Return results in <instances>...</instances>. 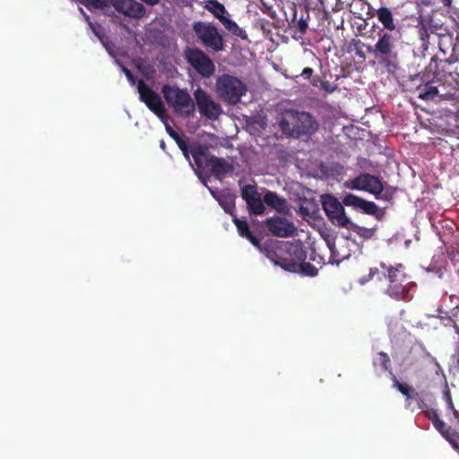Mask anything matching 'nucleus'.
<instances>
[{
  "label": "nucleus",
  "instance_id": "1",
  "mask_svg": "<svg viewBox=\"0 0 459 459\" xmlns=\"http://www.w3.org/2000/svg\"><path fill=\"white\" fill-rule=\"evenodd\" d=\"M379 266L382 269L381 272L377 267L370 268L368 274L360 278L359 282L363 285L374 278H377V281H381L382 278L385 277L388 281V285L385 291L388 297L396 301L411 300L412 298L411 290L416 286V283L411 280V276L405 273L404 265L397 264L393 266L381 262Z\"/></svg>",
  "mask_w": 459,
  "mask_h": 459
},
{
  "label": "nucleus",
  "instance_id": "2",
  "mask_svg": "<svg viewBox=\"0 0 459 459\" xmlns=\"http://www.w3.org/2000/svg\"><path fill=\"white\" fill-rule=\"evenodd\" d=\"M277 123L282 134L297 138L310 137L319 129V123L312 114L295 109H287Z\"/></svg>",
  "mask_w": 459,
  "mask_h": 459
},
{
  "label": "nucleus",
  "instance_id": "3",
  "mask_svg": "<svg viewBox=\"0 0 459 459\" xmlns=\"http://www.w3.org/2000/svg\"><path fill=\"white\" fill-rule=\"evenodd\" d=\"M375 45H364L367 52L373 56L377 64L388 73L394 72L400 65V56L397 48L398 39L391 32L378 33Z\"/></svg>",
  "mask_w": 459,
  "mask_h": 459
},
{
  "label": "nucleus",
  "instance_id": "4",
  "mask_svg": "<svg viewBox=\"0 0 459 459\" xmlns=\"http://www.w3.org/2000/svg\"><path fill=\"white\" fill-rule=\"evenodd\" d=\"M344 185L346 188L368 192L376 199L388 203L393 201L397 190L396 187L383 182L379 177L369 173H361L347 180Z\"/></svg>",
  "mask_w": 459,
  "mask_h": 459
},
{
  "label": "nucleus",
  "instance_id": "5",
  "mask_svg": "<svg viewBox=\"0 0 459 459\" xmlns=\"http://www.w3.org/2000/svg\"><path fill=\"white\" fill-rule=\"evenodd\" d=\"M191 155L197 170L201 171L207 168L217 178L225 176L232 168L224 159L211 155L208 146L204 144H193Z\"/></svg>",
  "mask_w": 459,
  "mask_h": 459
},
{
  "label": "nucleus",
  "instance_id": "6",
  "mask_svg": "<svg viewBox=\"0 0 459 459\" xmlns=\"http://www.w3.org/2000/svg\"><path fill=\"white\" fill-rule=\"evenodd\" d=\"M161 93L167 104L173 108L175 113L186 118L194 117L195 105L186 89L165 84L161 88Z\"/></svg>",
  "mask_w": 459,
  "mask_h": 459
},
{
  "label": "nucleus",
  "instance_id": "7",
  "mask_svg": "<svg viewBox=\"0 0 459 459\" xmlns=\"http://www.w3.org/2000/svg\"><path fill=\"white\" fill-rule=\"evenodd\" d=\"M247 91V85L236 76L223 74L216 80L217 94L230 105L238 104Z\"/></svg>",
  "mask_w": 459,
  "mask_h": 459
},
{
  "label": "nucleus",
  "instance_id": "8",
  "mask_svg": "<svg viewBox=\"0 0 459 459\" xmlns=\"http://www.w3.org/2000/svg\"><path fill=\"white\" fill-rule=\"evenodd\" d=\"M197 39L206 49L220 52L224 49V39L216 26L204 22H195L192 26Z\"/></svg>",
  "mask_w": 459,
  "mask_h": 459
},
{
  "label": "nucleus",
  "instance_id": "9",
  "mask_svg": "<svg viewBox=\"0 0 459 459\" xmlns=\"http://www.w3.org/2000/svg\"><path fill=\"white\" fill-rule=\"evenodd\" d=\"M184 57L187 64L202 77L209 78L215 72V65L212 58L201 48L186 47Z\"/></svg>",
  "mask_w": 459,
  "mask_h": 459
},
{
  "label": "nucleus",
  "instance_id": "10",
  "mask_svg": "<svg viewBox=\"0 0 459 459\" xmlns=\"http://www.w3.org/2000/svg\"><path fill=\"white\" fill-rule=\"evenodd\" d=\"M204 8L210 12L216 19H218L224 26V28L232 35L242 39H247V34L246 30L240 28L236 22L230 18V14L225 6L218 0L206 1Z\"/></svg>",
  "mask_w": 459,
  "mask_h": 459
},
{
  "label": "nucleus",
  "instance_id": "11",
  "mask_svg": "<svg viewBox=\"0 0 459 459\" xmlns=\"http://www.w3.org/2000/svg\"><path fill=\"white\" fill-rule=\"evenodd\" d=\"M321 203L324 212L328 220L335 226L348 227L351 219L346 215L342 202L330 194L321 196Z\"/></svg>",
  "mask_w": 459,
  "mask_h": 459
},
{
  "label": "nucleus",
  "instance_id": "12",
  "mask_svg": "<svg viewBox=\"0 0 459 459\" xmlns=\"http://www.w3.org/2000/svg\"><path fill=\"white\" fill-rule=\"evenodd\" d=\"M137 90L140 100L143 102L157 117L164 118L167 110L160 96L147 85L143 80L138 81Z\"/></svg>",
  "mask_w": 459,
  "mask_h": 459
},
{
  "label": "nucleus",
  "instance_id": "13",
  "mask_svg": "<svg viewBox=\"0 0 459 459\" xmlns=\"http://www.w3.org/2000/svg\"><path fill=\"white\" fill-rule=\"evenodd\" d=\"M342 204L345 206L352 207L355 211L367 215H371L377 220L381 221L385 215V210L378 207L374 202L368 201L354 194H347L342 198Z\"/></svg>",
  "mask_w": 459,
  "mask_h": 459
},
{
  "label": "nucleus",
  "instance_id": "14",
  "mask_svg": "<svg viewBox=\"0 0 459 459\" xmlns=\"http://www.w3.org/2000/svg\"><path fill=\"white\" fill-rule=\"evenodd\" d=\"M287 256L279 257V264L286 271L299 272V264L307 259V252L302 245L288 243L285 246Z\"/></svg>",
  "mask_w": 459,
  "mask_h": 459
},
{
  "label": "nucleus",
  "instance_id": "15",
  "mask_svg": "<svg viewBox=\"0 0 459 459\" xmlns=\"http://www.w3.org/2000/svg\"><path fill=\"white\" fill-rule=\"evenodd\" d=\"M195 100L202 116L210 120H216L222 113L221 107L203 89L197 88L194 91Z\"/></svg>",
  "mask_w": 459,
  "mask_h": 459
},
{
  "label": "nucleus",
  "instance_id": "16",
  "mask_svg": "<svg viewBox=\"0 0 459 459\" xmlns=\"http://www.w3.org/2000/svg\"><path fill=\"white\" fill-rule=\"evenodd\" d=\"M114 9L126 17L141 20L148 16L145 6L136 0H110Z\"/></svg>",
  "mask_w": 459,
  "mask_h": 459
},
{
  "label": "nucleus",
  "instance_id": "17",
  "mask_svg": "<svg viewBox=\"0 0 459 459\" xmlns=\"http://www.w3.org/2000/svg\"><path fill=\"white\" fill-rule=\"evenodd\" d=\"M264 224L267 230L278 238L291 237L296 231L293 222L284 217L273 216L267 218Z\"/></svg>",
  "mask_w": 459,
  "mask_h": 459
},
{
  "label": "nucleus",
  "instance_id": "18",
  "mask_svg": "<svg viewBox=\"0 0 459 459\" xmlns=\"http://www.w3.org/2000/svg\"><path fill=\"white\" fill-rule=\"evenodd\" d=\"M241 196L246 201L251 214L261 215L264 212V199L261 198L255 186H244L241 189Z\"/></svg>",
  "mask_w": 459,
  "mask_h": 459
},
{
  "label": "nucleus",
  "instance_id": "19",
  "mask_svg": "<svg viewBox=\"0 0 459 459\" xmlns=\"http://www.w3.org/2000/svg\"><path fill=\"white\" fill-rule=\"evenodd\" d=\"M290 16H287V20L290 22L293 28H297L299 32L301 34L306 33L307 30V19L309 18L308 11L302 6L298 7L296 4H292L290 7Z\"/></svg>",
  "mask_w": 459,
  "mask_h": 459
},
{
  "label": "nucleus",
  "instance_id": "20",
  "mask_svg": "<svg viewBox=\"0 0 459 459\" xmlns=\"http://www.w3.org/2000/svg\"><path fill=\"white\" fill-rule=\"evenodd\" d=\"M424 416L429 419L434 428L441 434L443 437L448 434L453 428L447 425L444 420H442L439 417V414L435 409H426L423 411Z\"/></svg>",
  "mask_w": 459,
  "mask_h": 459
},
{
  "label": "nucleus",
  "instance_id": "21",
  "mask_svg": "<svg viewBox=\"0 0 459 459\" xmlns=\"http://www.w3.org/2000/svg\"><path fill=\"white\" fill-rule=\"evenodd\" d=\"M264 202L278 212H287L288 203L285 198L280 197L275 192L267 191L264 195Z\"/></svg>",
  "mask_w": 459,
  "mask_h": 459
},
{
  "label": "nucleus",
  "instance_id": "22",
  "mask_svg": "<svg viewBox=\"0 0 459 459\" xmlns=\"http://www.w3.org/2000/svg\"><path fill=\"white\" fill-rule=\"evenodd\" d=\"M233 221L241 237L247 238L251 242V244L255 247L261 248L259 238L253 235V233L250 230L249 225L246 221L234 218Z\"/></svg>",
  "mask_w": 459,
  "mask_h": 459
},
{
  "label": "nucleus",
  "instance_id": "23",
  "mask_svg": "<svg viewBox=\"0 0 459 459\" xmlns=\"http://www.w3.org/2000/svg\"><path fill=\"white\" fill-rule=\"evenodd\" d=\"M393 386L406 397V407H411V401L418 395L412 386L401 383L394 375H392Z\"/></svg>",
  "mask_w": 459,
  "mask_h": 459
},
{
  "label": "nucleus",
  "instance_id": "24",
  "mask_svg": "<svg viewBox=\"0 0 459 459\" xmlns=\"http://www.w3.org/2000/svg\"><path fill=\"white\" fill-rule=\"evenodd\" d=\"M377 16L378 21L382 23L384 28L391 32L395 30L396 25L394 21V15L389 8L380 7L377 10Z\"/></svg>",
  "mask_w": 459,
  "mask_h": 459
},
{
  "label": "nucleus",
  "instance_id": "25",
  "mask_svg": "<svg viewBox=\"0 0 459 459\" xmlns=\"http://www.w3.org/2000/svg\"><path fill=\"white\" fill-rule=\"evenodd\" d=\"M347 229L351 230L354 233H356L359 238H361L364 240L371 239L375 237L377 228H366L363 226L357 225L351 221V223L346 227Z\"/></svg>",
  "mask_w": 459,
  "mask_h": 459
},
{
  "label": "nucleus",
  "instance_id": "26",
  "mask_svg": "<svg viewBox=\"0 0 459 459\" xmlns=\"http://www.w3.org/2000/svg\"><path fill=\"white\" fill-rule=\"evenodd\" d=\"M80 4L84 5L87 9H97L105 11L109 7L110 0H78Z\"/></svg>",
  "mask_w": 459,
  "mask_h": 459
},
{
  "label": "nucleus",
  "instance_id": "27",
  "mask_svg": "<svg viewBox=\"0 0 459 459\" xmlns=\"http://www.w3.org/2000/svg\"><path fill=\"white\" fill-rule=\"evenodd\" d=\"M217 200L220 205L223 208V210L228 213H232V211L235 207L234 196L231 195H221L217 197Z\"/></svg>",
  "mask_w": 459,
  "mask_h": 459
},
{
  "label": "nucleus",
  "instance_id": "28",
  "mask_svg": "<svg viewBox=\"0 0 459 459\" xmlns=\"http://www.w3.org/2000/svg\"><path fill=\"white\" fill-rule=\"evenodd\" d=\"M327 246L331 252V255H330V259H329V262L331 264H338L340 262H342V260H344L345 258H347L349 256V254H342L338 250V248L334 243L331 244L329 241H327Z\"/></svg>",
  "mask_w": 459,
  "mask_h": 459
},
{
  "label": "nucleus",
  "instance_id": "29",
  "mask_svg": "<svg viewBox=\"0 0 459 459\" xmlns=\"http://www.w3.org/2000/svg\"><path fill=\"white\" fill-rule=\"evenodd\" d=\"M377 361L379 362V364L384 371L391 372V360L386 352H384V351L378 352L377 360H374V362H373L374 365L377 364Z\"/></svg>",
  "mask_w": 459,
  "mask_h": 459
},
{
  "label": "nucleus",
  "instance_id": "30",
  "mask_svg": "<svg viewBox=\"0 0 459 459\" xmlns=\"http://www.w3.org/2000/svg\"><path fill=\"white\" fill-rule=\"evenodd\" d=\"M299 272L306 276L313 277L317 274L318 269L310 263L303 261L299 266Z\"/></svg>",
  "mask_w": 459,
  "mask_h": 459
},
{
  "label": "nucleus",
  "instance_id": "31",
  "mask_svg": "<svg viewBox=\"0 0 459 459\" xmlns=\"http://www.w3.org/2000/svg\"><path fill=\"white\" fill-rule=\"evenodd\" d=\"M444 438L459 454V432L453 429Z\"/></svg>",
  "mask_w": 459,
  "mask_h": 459
},
{
  "label": "nucleus",
  "instance_id": "32",
  "mask_svg": "<svg viewBox=\"0 0 459 459\" xmlns=\"http://www.w3.org/2000/svg\"><path fill=\"white\" fill-rule=\"evenodd\" d=\"M82 12L83 13V15L85 17V19L87 20V22H89V25L91 26V30H92V32L95 34L96 37H98V39L100 40H103V38H104V35L102 33V27L101 25L100 24H93L91 21H90V16L88 14H86L82 10Z\"/></svg>",
  "mask_w": 459,
  "mask_h": 459
},
{
  "label": "nucleus",
  "instance_id": "33",
  "mask_svg": "<svg viewBox=\"0 0 459 459\" xmlns=\"http://www.w3.org/2000/svg\"><path fill=\"white\" fill-rule=\"evenodd\" d=\"M437 94H438L437 87H436V86H429V87L426 88L425 91L420 92L419 94V98L420 100H428L433 98L434 96H436Z\"/></svg>",
  "mask_w": 459,
  "mask_h": 459
},
{
  "label": "nucleus",
  "instance_id": "34",
  "mask_svg": "<svg viewBox=\"0 0 459 459\" xmlns=\"http://www.w3.org/2000/svg\"><path fill=\"white\" fill-rule=\"evenodd\" d=\"M166 131L169 134V135L176 142L178 146L179 145V143H182L186 141L184 136L180 135L177 131H175L169 126H166Z\"/></svg>",
  "mask_w": 459,
  "mask_h": 459
},
{
  "label": "nucleus",
  "instance_id": "35",
  "mask_svg": "<svg viewBox=\"0 0 459 459\" xmlns=\"http://www.w3.org/2000/svg\"><path fill=\"white\" fill-rule=\"evenodd\" d=\"M193 145H191L190 147L187 145V143L186 141H185L184 143H179L178 145V148L181 150L183 155L185 156V158L187 160H190V157H189V154H191V147Z\"/></svg>",
  "mask_w": 459,
  "mask_h": 459
},
{
  "label": "nucleus",
  "instance_id": "36",
  "mask_svg": "<svg viewBox=\"0 0 459 459\" xmlns=\"http://www.w3.org/2000/svg\"><path fill=\"white\" fill-rule=\"evenodd\" d=\"M321 88L329 93L333 92L336 90V86H333L328 81H323L321 82Z\"/></svg>",
  "mask_w": 459,
  "mask_h": 459
},
{
  "label": "nucleus",
  "instance_id": "37",
  "mask_svg": "<svg viewBox=\"0 0 459 459\" xmlns=\"http://www.w3.org/2000/svg\"><path fill=\"white\" fill-rule=\"evenodd\" d=\"M419 36H420V39L424 42H428L429 40V32H428V30L425 26H422L420 30H419Z\"/></svg>",
  "mask_w": 459,
  "mask_h": 459
},
{
  "label": "nucleus",
  "instance_id": "38",
  "mask_svg": "<svg viewBox=\"0 0 459 459\" xmlns=\"http://www.w3.org/2000/svg\"><path fill=\"white\" fill-rule=\"evenodd\" d=\"M446 408L453 413L454 418L459 422V411L455 408L453 401L451 403H446Z\"/></svg>",
  "mask_w": 459,
  "mask_h": 459
},
{
  "label": "nucleus",
  "instance_id": "39",
  "mask_svg": "<svg viewBox=\"0 0 459 459\" xmlns=\"http://www.w3.org/2000/svg\"><path fill=\"white\" fill-rule=\"evenodd\" d=\"M446 408L453 413L454 418L459 422V411L455 408L453 401L451 403H446Z\"/></svg>",
  "mask_w": 459,
  "mask_h": 459
},
{
  "label": "nucleus",
  "instance_id": "40",
  "mask_svg": "<svg viewBox=\"0 0 459 459\" xmlns=\"http://www.w3.org/2000/svg\"><path fill=\"white\" fill-rule=\"evenodd\" d=\"M443 398H444L446 403H451V402L453 401L450 390L447 386H446V388L443 392Z\"/></svg>",
  "mask_w": 459,
  "mask_h": 459
},
{
  "label": "nucleus",
  "instance_id": "41",
  "mask_svg": "<svg viewBox=\"0 0 459 459\" xmlns=\"http://www.w3.org/2000/svg\"><path fill=\"white\" fill-rule=\"evenodd\" d=\"M262 11L264 13L268 14L272 18H275L276 17L275 11L273 10L272 6H268L266 4H264V9H262Z\"/></svg>",
  "mask_w": 459,
  "mask_h": 459
},
{
  "label": "nucleus",
  "instance_id": "42",
  "mask_svg": "<svg viewBox=\"0 0 459 459\" xmlns=\"http://www.w3.org/2000/svg\"><path fill=\"white\" fill-rule=\"evenodd\" d=\"M314 70L310 67H306L303 69L301 73V76H303L306 79H310L311 75L313 74Z\"/></svg>",
  "mask_w": 459,
  "mask_h": 459
},
{
  "label": "nucleus",
  "instance_id": "43",
  "mask_svg": "<svg viewBox=\"0 0 459 459\" xmlns=\"http://www.w3.org/2000/svg\"><path fill=\"white\" fill-rule=\"evenodd\" d=\"M124 71H125V74L128 79V81H130L131 82H134V75L132 74V72L129 70V69H126V68H124Z\"/></svg>",
  "mask_w": 459,
  "mask_h": 459
},
{
  "label": "nucleus",
  "instance_id": "44",
  "mask_svg": "<svg viewBox=\"0 0 459 459\" xmlns=\"http://www.w3.org/2000/svg\"><path fill=\"white\" fill-rule=\"evenodd\" d=\"M355 53H356V56H359V58H362V59L366 58L365 53L362 50L357 49Z\"/></svg>",
  "mask_w": 459,
  "mask_h": 459
},
{
  "label": "nucleus",
  "instance_id": "45",
  "mask_svg": "<svg viewBox=\"0 0 459 459\" xmlns=\"http://www.w3.org/2000/svg\"><path fill=\"white\" fill-rule=\"evenodd\" d=\"M418 406H419V409H421V410H425V408H427V405L426 403H424L423 400H420L419 403H418Z\"/></svg>",
  "mask_w": 459,
  "mask_h": 459
},
{
  "label": "nucleus",
  "instance_id": "46",
  "mask_svg": "<svg viewBox=\"0 0 459 459\" xmlns=\"http://www.w3.org/2000/svg\"><path fill=\"white\" fill-rule=\"evenodd\" d=\"M441 2L445 6H450L452 4V0H441Z\"/></svg>",
  "mask_w": 459,
  "mask_h": 459
},
{
  "label": "nucleus",
  "instance_id": "47",
  "mask_svg": "<svg viewBox=\"0 0 459 459\" xmlns=\"http://www.w3.org/2000/svg\"><path fill=\"white\" fill-rule=\"evenodd\" d=\"M363 163H368V160L366 159H362L361 161L359 162V166L362 168V169H367V167L363 164Z\"/></svg>",
  "mask_w": 459,
  "mask_h": 459
},
{
  "label": "nucleus",
  "instance_id": "48",
  "mask_svg": "<svg viewBox=\"0 0 459 459\" xmlns=\"http://www.w3.org/2000/svg\"><path fill=\"white\" fill-rule=\"evenodd\" d=\"M160 147L163 151H166V144H165L164 140H160Z\"/></svg>",
  "mask_w": 459,
  "mask_h": 459
},
{
  "label": "nucleus",
  "instance_id": "49",
  "mask_svg": "<svg viewBox=\"0 0 459 459\" xmlns=\"http://www.w3.org/2000/svg\"><path fill=\"white\" fill-rule=\"evenodd\" d=\"M104 13L108 16H110V17H113L115 15L114 12L113 11H108V10H106L104 12Z\"/></svg>",
  "mask_w": 459,
  "mask_h": 459
},
{
  "label": "nucleus",
  "instance_id": "50",
  "mask_svg": "<svg viewBox=\"0 0 459 459\" xmlns=\"http://www.w3.org/2000/svg\"><path fill=\"white\" fill-rule=\"evenodd\" d=\"M313 255H316L315 250L312 251L310 259L313 260V261H316V256H313Z\"/></svg>",
  "mask_w": 459,
  "mask_h": 459
},
{
  "label": "nucleus",
  "instance_id": "51",
  "mask_svg": "<svg viewBox=\"0 0 459 459\" xmlns=\"http://www.w3.org/2000/svg\"><path fill=\"white\" fill-rule=\"evenodd\" d=\"M456 32H457V38L459 39V23L457 24V30H456Z\"/></svg>",
  "mask_w": 459,
  "mask_h": 459
},
{
  "label": "nucleus",
  "instance_id": "52",
  "mask_svg": "<svg viewBox=\"0 0 459 459\" xmlns=\"http://www.w3.org/2000/svg\"><path fill=\"white\" fill-rule=\"evenodd\" d=\"M446 62H447L448 64H452L453 60H451V58H448V59L446 60Z\"/></svg>",
  "mask_w": 459,
  "mask_h": 459
},
{
  "label": "nucleus",
  "instance_id": "53",
  "mask_svg": "<svg viewBox=\"0 0 459 459\" xmlns=\"http://www.w3.org/2000/svg\"><path fill=\"white\" fill-rule=\"evenodd\" d=\"M321 263L324 264V261H323L322 257H320V261L318 262V264H321Z\"/></svg>",
  "mask_w": 459,
  "mask_h": 459
}]
</instances>
